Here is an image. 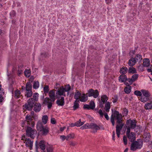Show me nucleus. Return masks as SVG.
Here are the masks:
<instances>
[{
  "label": "nucleus",
  "mask_w": 152,
  "mask_h": 152,
  "mask_svg": "<svg viewBox=\"0 0 152 152\" xmlns=\"http://www.w3.org/2000/svg\"><path fill=\"white\" fill-rule=\"evenodd\" d=\"M32 95V91H26L25 96L27 97H31Z\"/></svg>",
  "instance_id": "nucleus-39"
},
{
  "label": "nucleus",
  "mask_w": 152,
  "mask_h": 152,
  "mask_svg": "<svg viewBox=\"0 0 152 152\" xmlns=\"http://www.w3.org/2000/svg\"><path fill=\"white\" fill-rule=\"evenodd\" d=\"M91 129L95 131H96L97 130L100 129L99 126L96 124L94 123H91Z\"/></svg>",
  "instance_id": "nucleus-27"
},
{
  "label": "nucleus",
  "mask_w": 152,
  "mask_h": 152,
  "mask_svg": "<svg viewBox=\"0 0 152 152\" xmlns=\"http://www.w3.org/2000/svg\"><path fill=\"white\" fill-rule=\"evenodd\" d=\"M23 70V65L22 64H20L18 66V71L19 74H20Z\"/></svg>",
  "instance_id": "nucleus-31"
},
{
  "label": "nucleus",
  "mask_w": 152,
  "mask_h": 152,
  "mask_svg": "<svg viewBox=\"0 0 152 152\" xmlns=\"http://www.w3.org/2000/svg\"><path fill=\"white\" fill-rule=\"evenodd\" d=\"M127 131L126 132V135H128L130 134V129L131 128L130 127H129L127 126Z\"/></svg>",
  "instance_id": "nucleus-54"
},
{
  "label": "nucleus",
  "mask_w": 152,
  "mask_h": 152,
  "mask_svg": "<svg viewBox=\"0 0 152 152\" xmlns=\"http://www.w3.org/2000/svg\"><path fill=\"white\" fill-rule=\"evenodd\" d=\"M143 95L146 97L149 98L151 96L149 92L146 90L142 89L141 90Z\"/></svg>",
  "instance_id": "nucleus-20"
},
{
  "label": "nucleus",
  "mask_w": 152,
  "mask_h": 152,
  "mask_svg": "<svg viewBox=\"0 0 152 152\" xmlns=\"http://www.w3.org/2000/svg\"><path fill=\"white\" fill-rule=\"evenodd\" d=\"M39 97V94L37 93H34L32 98L33 101H37Z\"/></svg>",
  "instance_id": "nucleus-32"
},
{
  "label": "nucleus",
  "mask_w": 152,
  "mask_h": 152,
  "mask_svg": "<svg viewBox=\"0 0 152 152\" xmlns=\"http://www.w3.org/2000/svg\"><path fill=\"white\" fill-rule=\"evenodd\" d=\"M75 137V135L74 134H71L68 135L66 137V139L67 140H68L73 139Z\"/></svg>",
  "instance_id": "nucleus-42"
},
{
  "label": "nucleus",
  "mask_w": 152,
  "mask_h": 152,
  "mask_svg": "<svg viewBox=\"0 0 152 152\" xmlns=\"http://www.w3.org/2000/svg\"><path fill=\"white\" fill-rule=\"evenodd\" d=\"M129 140L131 142H132L134 141L135 139V135L134 133L132 132L130 134L127 135Z\"/></svg>",
  "instance_id": "nucleus-15"
},
{
  "label": "nucleus",
  "mask_w": 152,
  "mask_h": 152,
  "mask_svg": "<svg viewBox=\"0 0 152 152\" xmlns=\"http://www.w3.org/2000/svg\"><path fill=\"white\" fill-rule=\"evenodd\" d=\"M81 95V93L80 92L78 91H77L75 94L74 96L75 98L77 99H80V97Z\"/></svg>",
  "instance_id": "nucleus-33"
},
{
  "label": "nucleus",
  "mask_w": 152,
  "mask_h": 152,
  "mask_svg": "<svg viewBox=\"0 0 152 152\" xmlns=\"http://www.w3.org/2000/svg\"><path fill=\"white\" fill-rule=\"evenodd\" d=\"M123 140L124 145H126L127 143V139L126 137L124 136L123 137Z\"/></svg>",
  "instance_id": "nucleus-53"
},
{
  "label": "nucleus",
  "mask_w": 152,
  "mask_h": 152,
  "mask_svg": "<svg viewBox=\"0 0 152 152\" xmlns=\"http://www.w3.org/2000/svg\"><path fill=\"white\" fill-rule=\"evenodd\" d=\"M143 65L145 67L148 66L150 65V60L149 59L147 58L144 59L143 61Z\"/></svg>",
  "instance_id": "nucleus-26"
},
{
  "label": "nucleus",
  "mask_w": 152,
  "mask_h": 152,
  "mask_svg": "<svg viewBox=\"0 0 152 152\" xmlns=\"http://www.w3.org/2000/svg\"><path fill=\"white\" fill-rule=\"evenodd\" d=\"M34 104V101L32 98H30L28 100L27 103L25 105V108L29 110H31Z\"/></svg>",
  "instance_id": "nucleus-6"
},
{
  "label": "nucleus",
  "mask_w": 152,
  "mask_h": 152,
  "mask_svg": "<svg viewBox=\"0 0 152 152\" xmlns=\"http://www.w3.org/2000/svg\"><path fill=\"white\" fill-rule=\"evenodd\" d=\"M66 137L64 135L61 136H60V138L63 140L64 141L65 139H66Z\"/></svg>",
  "instance_id": "nucleus-62"
},
{
  "label": "nucleus",
  "mask_w": 152,
  "mask_h": 152,
  "mask_svg": "<svg viewBox=\"0 0 152 152\" xmlns=\"http://www.w3.org/2000/svg\"><path fill=\"white\" fill-rule=\"evenodd\" d=\"M34 120H37L38 119V116L37 115H34L32 117Z\"/></svg>",
  "instance_id": "nucleus-61"
},
{
  "label": "nucleus",
  "mask_w": 152,
  "mask_h": 152,
  "mask_svg": "<svg viewBox=\"0 0 152 152\" xmlns=\"http://www.w3.org/2000/svg\"><path fill=\"white\" fill-rule=\"evenodd\" d=\"M114 119H115L117 120L116 122L118 124H120L122 123V116L121 114L119 113V112L117 111H115L114 113Z\"/></svg>",
  "instance_id": "nucleus-5"
},
{
  "label": "nucleus",
  "mask_w": 152,
  "mask_h": 152,
  "mask_svg": "<svg viewBox=\"0 0 152 152\" xmlns=\"http://www.w3.org/2000/svg\"><path fill=\"white\" fill-rule=\"evenodd\" d=\"M53 149L52 146L49 145L46 147L47 152H53Z\"/></svg>",
  "instance_id": "nucleus-36"
},
{
  "label": "nucleus",
  "mask_w": 152,
  "mask_h": 152,
  "mask_svg": "<svg viewBox=\"0 0 152 152\" xmlns=\"http://www.w3.org/2000/svg\"><path fill=\"white\" fill-rule=\"evenodd\" d=\"M26 120L23 121L21 125L23 127H26L30 126L31 127H34V122L33 121L32 117L29 115H27L26 118Z\"/></svg>",
  "instance_id": "nucleus-1"
},
{
  "label": "nucleus",
  "mask_w": 152,
  "mask_h": 152,
  "mask_svg": "<svg viewBox=\"0 0 152 152\" xmlns=\"http://www.w3.org/2000/svg\"><path fill=\"white\" fill-rule=\"evenodd\" d=\"M56 103L58 106H63L64 104V97H61L60 99L57 100L56 102Z\"/></svg>",
  "instance_id": "nucleus-16"
},
{
  "label": "nucleus",
  "mask_w": 152,
  "mask_h": 152,
  "mask_svg": "<svg viewBox=\"0 0 152 152\" xmlns=\"http://www.w3.org/2000/svg\"><path fill=\"white\" fill-rule=\"evenodd\" d=\"M79 100H76L75 102L74 105L73 107L74 110H75L79 108Z\"/></svg>",
  "instance_id": "nucleus-29"
},
{
  "label": "nucleus",
  "mask_w": 152,
  "mask_h": 152,
  "mask_svg": "<svg viewBox=\"0 0 152 152\" xmlns=\"http://www.w3.org/2000/svg\"><path fill=\"white\" fill-rule=\"evenodd\" d=\"M24 73L26 77H28L30 75L31 71L30 70H26L25 71Z\"/></svg>",
  "instance_id": "nucleus-43"
},
{
  "label": "nucleus",
  "mask_w": 152,
  "mask_h": 152,
  "mask_svg": "<svg viewBox=\"0 0 152 152\" xmlns=\"http://www.w3.org/2000/svg\"><path fill=\"white\" fill-rule=\"evenodd\" d=\"M135 58L136 60V61L140 62L142 59V56L139 54H137Z\"/></svg>",
  "instance_id": "nucleus-41"
},
{
  "label": "nucleus",
  "mask_w": 152,
  "mask_h": 152,
  "mask_svg": "<svg viewBox=\"0 0 152 152\" xmlns=\"http://www.w3.org/2000/svg\"><path fill=\"white\" fill-rule=\"evenodd\" d=\"M142 92L139 91H135L134 92V94L137 96H141L142 94Z\"/></svg>",
  "instance_id": "nucleus-48"
},
{
  "label": "nucleus",
  "mask_w": 152,
  "mask_h": 152,
  "mask_svg": "<svg viewBox=\"0 0 152 152\" xmlns=\"http://www.w3.org/2000/svg\"><path fill=\"white\" fill-rule=\"evenodd\" d=\"M152 108V104L151 103H147L145 106V108L146 110L151 109Z\"/></svg>",
  "instance_id": "nucleus-38"
},
{
  "label": "nucleus",
  "mask_w": 152,
  "mask_h": 152,
  "mask_svg": "<svg viewBox=\"0 0 152 152\" xmlns=\"http://www.w3.org/2000/svg\"><path fill=\"white\" fill-rule=\"evenodd\" d=\"M132 87L130 86L126 87L124 89V92L127 94H129L131 92Z\"/></svg>",
  "instance_id": "nucleus-25"
},
{
  "label": "nucleus",
  "mask_w": 152,
  "mask_h": 152,
  "mask_svg": "<svg viewBox=\"0 0 152 152\" xmlns=\"http://www.w3.org/2000/svg\"><path fill=\"white\" fill-rule=\"evenodd\" d=\"M48 117L47 115H44L42 116V123L44 124H46L48 121Z\"/></svg>",
  "instance_id": "nucleus-30"
},
{
  "label": "nucleus",
  "mask_w": 152,
  "mask_h": 152,
  "mask_svg": "<svg viewBox=\"0 0 152 152\" xmlns=\"http://www.w3.org/2000/svg\"><path fill=\"white\" fill-rule=\"evenodd\" d=\"M91 123H87L84 124L83 126H81L80 129L83 130L85 129H91Z\"/></svg>",
  "instance_id": "nucleus-24"
},
{
  "label": "nucleus",
  "mask_w": 152,
  "mask_h": 152,
  "mask_svg": "<svg viewBox=\"0 0 152 152\" xmlns=\"http://www.w3.org/2000/svg\"><path fill=\"white\" fill-rule=\"evenodd\" d=\"M142 142L141 140L135 141L132 143L131 146V149L132 151H134L137 149H140L142 147Z\"/></svg>",
  "instance_id": "nucleus-2"
},
{
  "label": "nucleus",
  "mask_w": 152,
  "mask_h": 152,
  "mask_svg": "<svg viewBox=\"0 0 152 152\" xmlns=\"http://www.w3.org/2000/svg\"><path fill=\"white\" fill-rule=\"evenodd\" d=\"M97 112L100 114V115L102 117L103 115V113L102 112V110L100 109Z\"/></svg>",
  "instance_id": "nucleus-60"
},
{
  "label": "nucleus",
  "mask_w": 152,
  "mask_h": 152,
  "mask_svg": "<svg viewBox=\"0 0 152 152\" xmlns=\"http://www.w3.org/2000/svg\"><path fill=\"white\" fill-rule=\"evenodd\" d=\"M26 130V134L28 137L34 139L35 137V135L37 133V131L29 127H27Z\"/></svg>",
  "instance_id": "nucleus-3"
},
{
  "label": "nucleus",
  "mask_w": 152,
  "mask_h": 152,
  "mask_svg": "<svg viewBox=\"0 0 152 152\" xmlns=\"http://www.w3.org/2000/svg\"><path fill=\"white\" fill-rule=\"evenodd\" d=\"M108 98L107 96L106 95H102L101 97V101L103 103H105L106 102H107Z\"/></svg>",
  "instance_id": "nucleus-35"
},
{
  "label": "nucleus",
  "mask_w": 152,
  "mask_h": 152,
  "mask_svg": "<svg viewBox=\"0 0 152 152\" xmlns=\"http://www.w3.org/2000/svg\"><path fill=\"white\" fill-rule=\"evenodd\" d=\"M88 99V96L85 94H81L80 98V101L82 102H85Z\"/></svg>",
  "instance_id": "nucleus-21"
},
{
  "label": "nucleus",
  "mask_w": 152,
  "mask_h": 152,
  "mask_svg": "<svg viewBox=\"0 0 152 152\" xmlns=\"http://www.w3.org/2000/svg\"><path fill=\"white\" fill-rule=\"evenodd\" d=\"M91 109H94L95 107V104L94 102H91L90 103L89 105Z\"/></svg>",
  "instance_id": "nucleus-50"
},
{
  "label": "nucleus",
  "mask_w": 152,
  "mask_h": 152,
  "mask_svg": "<svg viewBox=\"0 0 152 152\" xmlns=\"http://www.w3.org/2000/svg\"><path fill=\"white\" fill-rule=\"evenodd\" d=\"M123 126L122 124L120 125H117L116 127V132L118 137H119L120 133Z\"/></svg>",
  "instance_id": "nucleus-11"
},
{
  "label": "nucleus",
  "mask_w": 152,
  "mask_h": 152,
  "mask_svg": "<svg viewBox=\"0 0 152 152\" xmlns=\"http://www.w3.org/2000/svg\"><path fill=\"white\" fill-rule=\"evenodd\" d=\"M39 83L38 81L34 82L33 85V88L37 89L39 87Z\"/></svg>",
  "instance_id": "nucleus-44"
},
{
  "label": "nucleus",
  "mask_w": 152,
  "mask_h": 152,
  "mask_svg": "<svg viewBox=\"0 0 152 152\" xmlns=\"http://www.w3.org/2000/svg\"><path fill=\"white\" fill-rule=\"evenodd\" d=\"M49 128L47 126H45L40 131L42 132L43 135H46L49 133Z\"/></svg>",
  "instance_id": "nucleus-18"
},
{
  "label": "nucleus",
  "mask_w": 152,
  "mask_h": 152,
  "mask_svg": "<svg viewBox=\"0 0 152 152\" xmlns=\"http://www.w3.org/2000/svg\"><path fill=\"white\" fill-rule=\"evenodd\" d=\"M115 132L114 131H113V139L114 140H115Z\"/></svg>",
  "instance_id": "nucleus-64"
},
{
  "label": "nucleus",
  "mask_w": 152,
  "mask_h": 152,
  "mask_svg": "<svg viewBox=\"0 0 152 152\" xmlns=\"http://www.w3.org/2000/svg\"><path fill=\"white\" fill-rule=\"evenodd\" d=\"M64 91L66 92H68L71 89V86L69 85H66L64 87Z\"/></svg>",
  "instance_id": "nucleus-46"
},
{
  "label": "nucleus",
  "mask_w": 152,
  "mask_h": 152,
  "mask_svg": "<svg viewBox=\"0 0 152 152\" xmlns=\"http://www.w3.org/2000/svg\"><path fill=\"white\" fill-rule=\"evenodd\" d=\"M15 96L17 98H19L20 97V91L18 90H16L15 92Z\"/></svg>",
  "instance_id": "nucleus-51"
},
{
  "label": "nucleus",
  "mask_w": 152,
  "mask_h": 152,
  "mask_svg": "<svg viewBox=\"0 0 152 152\" xmlns=\"http://www.w3.org/2000/svg\"><path fill=\"white\" fill-rule=\"evenodd\" d=\"M87 95L89 97L93 96L95 98H96L99 96V93L97 90H94L91 89L88 91Z\"/></svg>",
  "instance_id": "nucleus-4"
},
{
  "label": "nucleus",
  "mask_w": 152,
  "mask_h": 152,
  "mask_svg": "<svg viewBox=\"0 0 152 152\" xmlns=\"http://www.w3.org/2000/svg\"><path fill=\"white\" fill-rule=\"evenodd\" d=\"M32 86L30 82H27L26 86V91H31Z\"/></svg>",
  "instance_id": "nucleus-34"
},
{
  "label": "nucleus",
  "mask_w": 152,
  "mask_h": 152,
  "mask_svg": "<svg viewBox=\"0 0 152 152\" xmlns=\"http://www.w3.org/2000/svg\"><path fill=\"white\" fill-rule=\"evenodd\" d=\"M53 102L50 101L49 98H45L44 100L43 103L44 104H47L48 105V108L49 109L52 106Z\"/></svg>",
  "instance_id": "nucleus-9"
},
{
  "label": "nucleus",
  "mask_w": 152,
  "mask_h": 152,
  "mask_svg": "<svg viewBox=\"0 0 152 152\" xmlns=\"http://www.w3.org/2000/svg\"><path fill=\"white\" fill-rule=\"evenodd\" d=\"M136 122L135 120H129L127 121V126L131 128L134 129L136 126Z\"/></svg>",
  "instance_id": "nucleus-7"
},
{
  "label": "nucleus",
  "mask_w": 152,
  "mask_h": 152,
  "mask_svg": "<svg viewBox=\"0 0 152 152\" xmlns=\"http://www.w3.org/2000/svg\"><path fill=\"white\" fill-rule=\"evenodd\" d=\"M64 89L63 86L61 87L58 90L56 94L60 96L63 95L65 96V91H64Z\"/></svg>",
  "instance_id": "nucleus-12"
},
{
  "label": "nucleus",
  "mask_w": 152,
  "mask_h": 152,
  "mask_svg": "<svg viewBox=\"0 0 152 152\" xmlns=\"http://www.w3.org/2000/svg\"><path fill=\"white\" fill-rule=\"evenodd\" d=\"M128 72L129 73H132L133 74L137 73V71L136 69L134 67H130L129 69Z\"/></svg>",
  "instance_id": "nucleus-40"
},
{
  "label": "nucleus",
  "mask_w": 152,
  "mask_h": 152,
  "mask_svg": "<svg viewBox=\"0 0 152 152\" xmlns=\"http://www.w3.org/2000/svg\"><path fill=\"white\" fill-rule=\"evenodd\" d=\"M111 121L113 125V126L115 124V122H114V118L113 117V115H112L111 117Z\"/></svg>",
  "instance_id": "nucleus-59"
},
{
  "label": "nucleus",
  "mask_w": 152,
  "mask_h": 152,
  "mask_svg": "<svg viewBox=\"0 0 152 152\" xmlns=\"http://www.w3.org/2000/svg\"><path fill=\"white\" fill-rule=\"evenodd\" d=\"M128 111L127 109H125L124 110L123 114L124 116H126L128 114Z\"/></svg>",
  "instance_id": "nucleus-52"
},
{
  "label": "nucleus",
  "mask_w": 152,
  "mask_h": 152,
  "mask_svg": "<svg viewBox=\"0 0 152 152\" xmlns=\"http://www.w3.org/2000/svg\"><path fill=\"white\" fill-rule=\"evenodd\" d=\"M50 99L51 102H54L56 100L55 93L53 90H51L49 92Z\"/></svg>",
  "instance_id": "nucleus-8"
},
{
  "label": "nucleus",
  "mask_w": 152,
  "mask_h": 152,
  "mask_svg": "<svg viewBox=\"0 0 152 152\" xmlns=\"http://www.w3.org/2000/svg\"><path fill=\"white\" fill-rule=\"evenodd\" d=\"M136 60L135 58H132L129 61V65L131 66H132L136 64Z\"/></svg>",
  "instance_id": "nucleus-17"
},
{
  "label": "nucleus",
  "mask_w": 152,
  "mask_h": 152,
  "mask_svg": "<svg viewBox=\"0 0 152 152\" xmlns=\"http://www.w3.org/2000/svg\"><path fill=\"white\" fill-rule=\"evenodd\" d=\"M41 106L39 103H36L34 106V110L36 112H39L41 109Z\"/></svg>",
  "instance_id": "nucleus-14"
},
{
  "label": "nucleus",
  "mask_w": 152,
  "mask_h": 152,
  "mask_svg": "<svg viewBox=\"0 0 152 152\" xmlns=\"http://www.w3.org/2000/svg\"><path fill=\"white\" fill-rule=\"evenodd\" d=\"M128 69L127 67L125 66L122 67L120 69V72L121 73L124 74L126 73Z\"/></svg>",
  "instance_id": "nucleus-28"
},
{
  "label": "nucleus",
  "mask_w": 152,
  "mask_h": 152,
  "mask_svg": "<svg viewBox=\"0 0 152 152\" xmlns=\"http://www.w3.org/2000/svg\"><path fill=\"white\" fill-rule=\"evenodd\" d=\"M24 143H25L27 147H29L31 149L33 146V141H31L29 139H26Z\"/></svg>",
  "instance_id": "nucleus-10"
},
{
  "label": "nucleus",
  "mask_w": 152,
  "mask_h": 152,
  "mask_svg": "<svg viewBox=\"0 0 152 152\" xmlns=\"http://www.w3.org/2000/svg\"><path fill=\"white\" fill-rule=\"evenodd\" d=\"M49 91V88L48 86L46 85L44 87L43 91L45 94L48 93Z\"/></svg>",
  "instance_id": "nucleus-45"
},
{
  "label": "nucleus",
  "mask_w": 152,
  "mask_h": 152,
  "mask_svg": "<svg viewBox=\"0 0 152 152\" xmlns=\"http://www.w3.org/2000/svg\"><path fill=\"white\" fill-rule=\"evenodd\" d=\"M149 99V98L147 97H143L142 96L140 98L141 101L143 102H145L147 101Z\"/></svg>",
  "instance_id": "nucleus-47"
},
{
  "label": "nucleus",
  "mask_w": 152,
  "mask_h": 152,
  "mask_svg": "<svg viewBox=\"0 0 152 152\" xmlns=\"http://www.w3.org/2000/svg\"><path fill=\"white\" fill-rule=\"evenodd\" d=\"M51 123L53 124H55L56 123L55 119L54 118H51Z\"/></svg>",
  "instance_id": "nucleus-57"
},
{
  "label": "nucleus",
  "mask_w": 152,
  "mask_h": 152,
  "mask_svg": "<svg viewBox=\"0 0 152 152\" xmlns=\"http://www.w3.org/2000/svg\"><path fill=\"white\" fill-rule=\"evenodd\" d=\"M75 126H77V127H79L82 125L84 123V122H81V120L79 119V120L78 121H77L75 123Z\"/></svg>",
  "instance_id": "nucleus-37"
},
{
  "label": "nucleus",
  "mask_w": 152,
  "mask_h": 152,
  "mask_svg": "<svg viewBox=\"0 0 152 152\" xmlns=\"http://www.w3.org/2000/svg\"><path fill=\"white\" fill-rule=\"evenodd\" d=\"M38 145L39 148L42 151H44L45 150L46 146L45 142L44 140H41L39 144Z\"/></svg>",
  "instance_id": "nucleus-13"
},
{
  "label": "nucleus",
  "mask_w": 152,
  "mask_h": 152,
  "mask_svg": "<svg viewBox=\"0 0 152 152\" xmlns=\"http://www.w3.org/2000/svg\"><path fill=\"white\" fill-rule=\"evenodd\" d=\"M118 80L121 82H124L127 80L126 76L125 75H121L119 77Z\"/></svg>",
  "instance_id": "nucleus-22"
},
{
  "label": "nucleus",
  "mask_w": 152,
  "mask_h": 152,
  "mask_svg": "<svg viewBox=\"0 0 152 152\" xmlns=\"http://www.w3.org/2000/svg\"><path fill=\"white\" fill-rule=\"evenodd\" d=\"M42 123L40 121L38 122L37 125V129L38 131H41L44 127L43 126Z\"/></svg>",
  "instance_id": "nucleus-19"
},
{
  "label": "nucleus",
  "mask_w": 152,
  "mask_h": 152,
  "mask_svg": "<svg viewBox=\"0 0 152 152\" xmlns=\"http://www.w3.org/2000/svg\"><path fill=\"white\" fill-rule=\"evenodd\" d=\"M110 108V103L109 102H107L105 103V105L104 110L106 112H108Z\"/></svg>",
  "instance_id": "nucleus-23"
},
{
  "label": "nucleus",
  "mask_w": 152,
  "mask_h": 152,
  "mask_svg": "<svg viewBox=\"0 0 152 152\" xmlns=\"http://www.w3.org/2000/svg\"><path fill=\"white\" fill-rule=\"evenodd\" d=\"M83 108L85 109H88V110L91 109V108H90V106H89V105H88V104L84 105L83 106Z\"/></svg>",
  "instance_id": "nucleus-55"
},
{
  "label": "nucleus",
  "mask_w": 152,
  "mask_h": 152,
  "mask_svg": "<svg viewBox=\"0 0 152 152\" xmlns=\"http://www.w3.org/2000/svg\"><path fill=\"white\" fill-rule=\"evenodd\" d=\"M104 116L105 118L107 119V120H108L109 119V117L108 115L107 114V113H104Z\"/></svg>",
  "instance_id": "nucleus-63"
},
{
  "label": "nucleus",
  "mask_w": 152,
  "mask_h": 152,
  "mask_svg": "<svg viewBox=\"0 0 152 152\" xmlns=\"http://www.w3.org/2000/svg\"><path fill=\"white\" fill-rule=\"evenodd\" d=\"M138 77V75L137 74H135L132 75V79L133 81L134 82L137 79Z\"/></svg>",
  "instance_id": "nucleus-49"
},
{
  "label": "nucleus",
  "mask_w": 152,
  "mask_h": 152,
  "mask_svg": "<svg viewBox=\"0 0 152 152\" xmlns=\"http://www.w3.org/2000/svg\"><path fill=\"white\" fill-rule=\"evenodd\" d=\"M105 103H103L102 101H100L99 102V106L101 108H102L104 107V104Z\"/></svg>",
  "instance_id": "nucleus-58"
},
{
  "label": "nucleus",
  "mask_w": 152,
  "mask_h": 152,
  "mask_svg": "<svg viewBox=\"0 0 152 152\" xmlns=\"http://www.w3.org/2000/svg\"><path fill=\"white\" fill-rule=\"evenodd\" d=\"M127 80L129 83V84H130V85L131 84L133 83V82H134L132 80V78H129L128 79H127Z\"/></svg>",
  "instance_id": "nucleus-56"
}]
</instances>
